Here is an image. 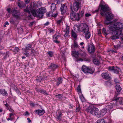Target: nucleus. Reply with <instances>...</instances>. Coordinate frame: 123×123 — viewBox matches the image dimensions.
<instances>
[{
	"label": "nucleus",
	"instance_id": "nucleus-1",
	"mask_svg": "<svg viewBox=\"0 0 123 123\" xmlns=\"http://www.w3.org/2000/svg\"><path fill=\"white\" fill-rule=\"evenodd\" d=\"M109 11V7L107 5H102L101 6L100 13L102 16L104 15L105 16L106 20L105 21L104 23L107 25L112 23V21H111L114 18L113 15L108 12Z\"/></svg>",
	"mask_w": 123,
	"mask_h": 123
},
{
	"label": "nucleus",
	"instance_id": "nucleus-2",
	"mask_svg": "<svg viewBox=\"0 0 123 123\" xmlns=\"http://www.w3.org/2000/svg\"><path fill=\"white\" fill-rule=\"evenodd\" d=\"M24 11L29 14L28 15L29 17L32 18L31 15V13L34 17H36L39 18H42L43 16V14L45 13L46 12V8L44 7H42L39 8L37 9L36 11L34 9L31 10L26 7V9H24Z\"/></svg>",
	"mask_w": 123,
	"mask_h": 123
},
{
	"label": "nucleus",
	"instance_id": "nucleus-3",
	"mask_svg": "<svg viewBox=\"0 0 123 123\" xmlns=\"http://www.w3.org/2000/svg\"><path fill=\"white\" fill-rule=\"evenodd\" d=\"M123 27V24L119 22H117L114 24H111L109 26L110 30L116 32V34L119 35L121 34V29Z\"/></svg>",
	"mask_w": 123,
	"mask_h": 123
},
{
	"label": "nucleus",
	"instance_id": "nucleus-4",
	"mask_svg": "<svg viewBox=\"0 0 123 123\" xmlns=\"http://www.w3.org/2000/svg\"><path fill=\"white\" fill-rule=\"evenodd\" d=\"M77 30L78 31H80L82 32L83 34L84 33L86 32L89 31V29L88 25L86 24H81L79 27L78 26H76Z\"/></svg>",
	"mask_w": 123,
	"mask_h": 123
},
{
	"label": "nucleus",
	"instance_id": "nucleus-5",
	"mask_svg": "<svg viewBox=\"0 0 123 123\" xmlns=\"http://www.w3.org/2000/svg\"><path fill=\"white\" fill-rule=\"evenodd\" d=\"M87 112H90L92 115L96 116L98 117L99 110L97 108L95 107L92 108L91 107H89L87 109Z\"/></svg>",
	"mask_w": 123,
	"mask_h": 123
},
{
	"label": "nucleus",
	"instance_id": "nucleus-6",
	"mask_svg": "<svg viewBox=\"0 0 123 123\" xmlns=\"http://www.w3.org/2000/svg\"><path fill=\"white\" fill-rule=\"evenodd\" d=\"M11 13L12 14V16L17 18H20V14L19 11L16 10L15 8H12V9Z\"/></svg>",
	"mask_w": 123,
	"mask_h": 123
},
{
	"label": "nucleus",
	"instance_id": "nucleus-7",
	"mask_svg": "<svg viewBox=\"0 0 123 123\" xmlns=\"http://www.w3.org/2000/svg\"><path fill=\"white\" fill-rule=\"evenodd\" d=\"M70 18L73 20H77L79 21L77 13H76L72 11L70 13Z\"/></svg>",
	"mask_w": 123,
	"mask_h": 123
},
{
	"label": "nucleus",
	"instance_id": "nucleus-8",
	"mask_svg": "<svg viewBox=\"0 0 123 123\" xmlns=\"http://www.w3.org/2000/svg\"><path fill=\"white\" fill-rule=\"evenodd\" d=\"M73 8L74 11L77 12L80 9V4L79 2L76 1L74 3Z\"/></svg>",
	"mask_w": 123,
	"mask_h": 123
},
{
	"label": "nucleus",
	"instance_id": "nucleus-9",
	"mask_svg": "<svg viewBox=\"0 0 123 123\" xmlns=\"http://www.w3.org/2000/svg\"><path fill=\"white\" fill-rule=\"evenodd\" d=\"M60 9L61 12V14H64L68 10L66 4H64L62 5H61Z\"/></svg>",
	"mask_w": 123,
	"mask_h": 123
},
{
	"label": "nucleus",
	"instance_id": "nucleus-10",
	"mask_svg": "<svg viewBox=\"0 0 123 123\" xmlns=\"http://www.w3.org/2000/svg\"><path fill=\"white\" fill-rule=\"evenodd\" d=\"M107 110L106 108H104L99 111L98 115V118H100L104 115L106 113Z\"/></svg>",
	"mask_w": 123,
	"mask_h": 123
},
{
	"label": "nucleus",
	"instance_id": "nucleus-11",
	"mask_svg": "<svg viewBox=\"0 0 123 123\" xmlns=\"http://www.w3.org/2000/svg\"><path fill=\"white\" fill-rule=\"evenodd\" d=\"M35 89L38 92H39L40 93H42L43 94L46 95H48V94L46 91L45 90H44L43 89H39L37 88V87H35Z\"/></svg>",
	"mask_w": 123,
	"mask_h": 123
},
{
	"label": "nucleus",
	"instance_id": "nucleus-12",
	"mask_svg": "<svg viewBox=\"0 0 123 123\" xmlns=\"http://www.w3.org/2000/svg\"><path fill=\"white\" fill-rule=\"evenodd\" d=\"M115 104L113 103H111L107 105L106 106V108L107 110V111H112L113 110L112 109V108L114 105Z\"/></svg>",
	"mask_w": 123,
	"mask_h": 123
},
{
	"label": "nucleus",
	"instance_id": "nucleus-13",
	"mask_svg": "<svg viewBox=\"0 0 123 123\" xmlns=\"http://www.w3.org/2000/svg\"><path fill=\"white\" fill-rule=\"evenodd\" d=\"M34 112L36 114L38 115L39 116H41L45 112V111L43 109L37 110L35 111Z\"/></svg>",
	"mask_w": 123,
	"mask_h": 123
},
{
	"label": "nucleus",
	"instance_id": "nucleus-14",
	"mask_svg": "<svg viewBox=\"0 0 123 123\" xmlns=\"http://www.w3.org/2000/svg\"><path fill=\"white\" fill-rule=\"evenodd\" d=\"M101 76L105 80H110L111 79V78L108 73H102L101 74Z\"/></svg>",
	"mask_w": 123,
	"mask_h": 123
},
{
	"label": "nucleus",
	"instance_id": "nucleus-15",
	"mask_svg": "<svg viewBox=\"0 0 123 123\" xmlns=\"http://www.w3.org/2000/svg\"><path fill=\"white\" fill-rule=\"evenodd\" d=\"M69 26L67 25L66 26V28L64 30L65 33L64 34V37L65 38L68 37L69 34Z\"/></svg>",
	"mask_w": 123,
	"mask_h": 123
},
{
	"label": "nucleus",
	"instance_id": "nucleus-16",
	"mask_svg": "<svg viewBox=\"0 0 123 123\" xmlns=\"http://www.w3.org/2000/svg\"><path fill=\"white\" fill-rule=\"evenodd\" d=\"M47 16L48 17H55L57 15V12L53 14L52 12H49L46 13Z\"/></svg>",
	"mask_w": 123,
	"mask_h": 123
},
{
	"label": "nucleus",
	"instance_id": "nucleus-17",
	"mask_svg": "<svg viewBox=\"0 0 123 123\" xmlns=\"http://www.w3.org/2000/svg\"><path fill=\"white\" fill-rule=\"evenodd\" d=\"M95 50V49L93 45L90 44L89 45L88 49V51L90 53L93 52Z\"/></svg>",
	"mask_w": 123,
	"mask_h": 123
},
{
	"label": "nucleus",
	"instance_id": "nucleus-18",
	"mask_svg": "<svg viewBox=\"0 0 123 123\" xmlns=\"http://www.w3.org/2000/svg\"><path fill=\"white\" fill-rule=\"evenodd\" d=\"M57 67V65L56 64L54 63H51L49 66V68L50 69L54 71Z\"/></svg>",
	"mask_w": 123,
	"mask_h": 123
},
{
	"label": "nucleus",
	"instance_id": "nucleus-19",
	"mask_svg": "<svg viewBox=\"0 0 123 123\" xmlns=\"http://www.w3.org/2000/svg\"><path fill=\"white\" fill-rule=\"evenodd\" d=\"M84 14V11L83 10L80 11H79V13H77L79 21L80 20V18L83 16Z\"/></svg>",
	"mask_w": 123,
	"mask_h": 123
},
{
	"label": "nucleus",
	"instance_id": "nucleus-20",
	"mask_svg": "<svg viewBox=\"0 0 123 123\" xmlns=\"http://www.w3.org/2000/svg\"><path fill=\"white\" fill-rule=\"evenodd\" d=\"M88 68L89 67L85 65H83L82 68V70L85 73H87L88 71Z\"/></svg>",
	"mask_w": 123,
	"mask_h": 123
},
{
	"label": "nucleus",
	"instance_id": "nucleus-21",
	"mask_svg": "<svg viewBox=\"0 0 123 123\" xmlns=\"http://www.w3.org/2000/svg\"><path fill=\"white\" fill-rule=\"evenodd\" d=\"M114 98V100H115L117 101L118 100V101L120 104H123V98L122 97L116 98V97H115Z\"/></svg>",
	"mask_w": 123,
	"mask_h": 123
},
{
	"label": "nucleus",
	"instance_id": "nucleus-22",
	"mask_svg": "<svg viewBox=\"0 0 123 123\" xmlns=\"http://www.w3.org/2000/svg\"><path fill=\"white\" fill-rule=\"evenodd\" d=\"M72 55L75 58H78L79 57V53L78 52L74 51H72Z\"/></svg>",
	"mask_w": 123,
	"mask_h": 123
},
{
	"label": "nucleus",
	"instance_id": "nucleus-23",
	"mask_svg": "<svg viewBox=\"0 0 123 123\" xmlns=\"http://www.w3.org/2000/svg\"><path fill=\"white\" fill-rule=\"evenodd\" d=\"M50 9L52 11H55L56 9V5L55 4L52 3L50 5Z\"/></svg>",
	"mask_w": 123,
	"mask_h": 123
},
{
	"label": "nucleus",
	"instance_id": "nucleus-24",
	"mask_svg": "<svg viewBox=\"0 0 123 123\" xmlns=\"http://www.w3.org/2000/svg\"><path fill=\"white\" fill-rule=\"evenodd\" d=\"M113 33H114L115 35V36H113L110 37L111 38L112 40H115L116 39L119 38V36L120 35H119L118 34H116V32L113 31Z\"/></svg>",
	"mask_w": 123,
	"mask_h": 123
},
{
	"label": "nucleus",
	"instance_id": "nucleus-25",
	"mask_svg": "<svg viewBox=\"0 0 123 123\" xmlns=\"http://www.w3.org/2000/svg\"><path fill=\"white\" fill-rule=\"evenodd\" d=\"M46 76L45 77L44 76L43 77H42L41 76H39L38 77H37L36 80L37 81L40 82L42 81L43 80H44L46 79Z\"/></svg>",
	"mask_w": 123,
	"mask_h": 123
},
{
	"label": "nucleus",
	"instance_id": "nucleus-26",
	"mask_svg": "<svg viewBox=\"0 0 123 123\" xmlns=\"http://www.w3.org/2000/svg\"><path fill=\"white\" fill-rule=\"evenodd\" d=\"M17 4L18 5L20 8H23L25 7L26 6L25 4L22 1L18 2Z\"/></svg>",
	"mask_w": 123,
	"mask_h": 123
},
{
	"label": "nucleus",
	"instance_id": "nucleus-27",
	"mask_svg": "<svg viewBox=\"0 0 123 123\" xmlns=\"http://www.w3.org/2000/svg\"><path fill=\"white\" fill-rule=\"evenodd\" d=\"M0 94L4 96H7L8 95L6 91H5L4 89L0 90Z\"/></svg>",
	"mask_w": 123,
	"mask_h": 123
},
{
	"label": "nucleus",
	"instance_id": "nucleus-28",
	"mask_svg": "<svg viewBox=\"0 0 123 123\" xmlns=\"http://www.w3.org/2000/svg\"><path fill=\"white\" fill-rule=\"evenodd\" d=\"M84 35H85V37L87 39H89L91 36L90 33L89 31L84 33Z\"/></svg>",
	"mask_w": 123,
	"mask_h": 123
},
{
	"label": "nucleus",
	"instance_id": "nucleus-29",
	"mask_svg": "<svg viewBox=\"0 0 123 123\" xmlns=\"http://www.w3.org/2000/svg\"><path fill=\"white\" fill-rule=\"evenodd\" d=\"M93 61V63L96 65L98 66L100 64L99 61L98 59H94Z\"/></svg>",
	"mask_w": 123,
	"mask_h": 123
},
{
	"label": "nucleus",
	"instance_id": "nucleus-30",
	"mask_svg": "<svg viewBox=\"0 0 123 123\" xmlns=\"http://www.w3.org/2000/svg\"><path fill=\"white\" fill-rule=\"evenodd\" d=\"M62 115V114L61 112H58V114H57V115L56 116V118L58 120H60L61 119V117Z\"/></svg>",
	"mask_w": 123,
	"mask_h": 123
},
{
	"label": "nucleus",
	"instance_id": "nucleus-31",
	"mask_svg": "<svg viewBox=\"0 0 123 123\" xmlns=\"http://www.w3.org/2000/svg\"><path fill=\"white\" fill-rule=\"evenodd\" d=\"M88 71L87 73H89L90 74H92L94 71V69L93 68H91V67H89Z\"/></svg>",
	"mask_w": 123,
	"mask_h": 123
},
{
	"label": "nucleus",
	"instance_id": "nucleus-32",
	"mask_svg": "<svg viewBox=\"0 0 123 123\" xmlns=\"http://www.w3.org/2000/svg\"><path fill=\"white\" fill-rule=\"evenodd\" d=\"M116 88L117 92H120L122 89L121 88L120 85H116Z\"/></svg>",
	"mask_w": 123,
	"mask_h": 123
},
{
	"label": "nucleus",
	"instance_id": "nucleus-33",
	"mask_svg": "<svg viewBox=\"0 0 123 123\" xmlns=\"http://www.w3.org/2000/svg\"><path fill=\"white\" fill-rule=\"evenodd\" d=\"M71 35L74 38H76L77 37V34L73 31V30L72 31Z\"/></svg>",
	"mask_w": 123,
	"mask_h": 123
},
{
	"label": "nucleus",
	"instance_id": "nucleus-34",
	"mask_svg": "<svg viewBox=\"0 0 123 123\" xmlns=\"http://www.w3.org/2000/svg\"><path fill=\"white\" fill-rule=\"evenodd\" d=\"M96 123H105V120L104 119H100L97 121Z\"/></svg>",
	"mask_w": 123,
	"mask_h": 123
},
{
	"label": "nucleus",
	"instance_id": "nucleus-35",
	"mask_svg": "<svg viewBox=\"0 0 123 123\" xmlns=\"http://www.w3.org/2000/svg\"><path fill=\"white\" fill-rule=\"evenodd\" d=\"M114 81L115 83L116 84H120L121 83H120V81L117 78H115L114 79Z\"/></svg>",
	"mask_w": 123,
	"mask_h": 123
},
{
	"label": "nucleus",
	"instance_id": "nucleus-36",
	"mask_svg": "<svg viewBox=\"0 0 123 123\" xmlns=\"http://www.w3.org/2000/svg\"><path fill=\"white\" fill-rule=\"evenodd\" d=\"M62 78H58L57 85H59L60 84H62Z\"/></svg>",
	"mask_w": 123,
	"mask_h": 123
},
{
	"label": "nucleus",
	"instance_id": "nucleus-37",
	"mask_svg": "<svg viewBox=\"0 0 123 123\" xmlns=\"http://www.w3.org/2000/svg\"><path fill=\"white\" fill-rule=\"evenodd\" d=\"M73 46L74 48H78L80 49V46H79L77 42L74 41V42Z\"/></svg>",
	"mask_w": 123,
	"mask_h": 123
},
{
	"label": "nucleus",
	"instance_id": "nucleus-38",
	"mask_svg": "<svg viewBox=\"0 0 123 123\" xmlns=\"http://www.w3.org/2000/svg\"><path fill=\"white\" fill-rule=\"evenodd\" d=\"M80 98L82 102L85 101V99L83 94H81V95H80Z\"/></svg>",
	"mask_w": 123,
	"mask_h": 123
},
{
	"label": "nucleus",
	"instance_id": "nucleus-39",
	"mask_svg": "<svg viewBox=\"0 0 123 123\" xmlns=\"http://www.w3.org/2000/svg\"><path fill=\"white\" fill-rule=\"evenodd\" d=\"M60 37V36L58 35H55L53 38V40H57L59 37Z\"/></svg>",
	"mask_w": 123,
	"mask_h": 123
},
{
	"label": "nucleus",
	"instance_id": "nucleus-40",
	"mask_svg": "<svg viewBox=\"0 0 123 123\" xmlns=\"http://www.w3.org/2000/svg\"><path fill=\"white\" fill-rule=\"evenodd\" d=\"M31 47V45L30 44H28L25 47V49L27 50L29 49Z\"/></svg>",
	"mask_w": 123,
	"mask_h": 123
},
{
	"label": "nucleus",
	"instance_id": "nucleus-41",
	"mask_svg": "<svg viewBox=\"0 0 123 123\" xmlns=\"http://www.w3.org/2000/svg\"><path fill=\"white\" fill-rule=\"evenodd\" d=\"M77 91L79 93H81V91L80 88V86L79 85L77 88Z\"/></svg>",
	"mask_w": 123,
	"mask_h": 123
},
{
	"label": "nucleus",
	"instance_id": "nucleus-42",
	"mask_svg": "<svg viewBox=\"0 0 123 123\" xmlns=\"http://www.w3.org/2000/svg\"><path fill=\"white\" fill-rule=\"evenodd\" d=\"M66 49L65 47H63L61 48L60 49V50L62 53L64 54L66 51Z\"/></svg>",
	"mask_w": 123,
	"mask_h": 123
},
{
	"label": "nucleus",
	"instance_id": "nucleus-43",
	"mask_svg": "<svg viewBox=\"0 0 123 123\" xmlns=\"http://www.w3.org/2000/svg\"><path fill=\"white\" fill-rule=\"evenodd\" d=\"M48 55L50 57H52L53 56V52L52 51H49L48 52Z\"/></svg>",
	"mask_w": 123,
	"mask_h": 123
},
{
	"label": "nucleus",
	"instance_id": "nucleus-44",
	"mask_svg": "<svg viewBox=\"0 0 123 123\" xmlns=\"http://www.w3.org/2000/svg\"><path fill=\"white\" fill-rule=\"evenodd\" d=\"M113 71L114 73L116 74H118L119 72V69H116L115 68H114Z\"/></svg>",
	"mask_w": 123,
	"mask_h": 123
},
{
	"label": "nucleus",
	"instance_id": "nucleus-45",
	"mask_svg": "<svg viewBox=\"0 0 123 123\" xmlns=\"http://www.w3.org/2000/svg\"><path fill=\"white\" fill-rule=\"evenodd\" d=\"M62 96V95L61 94H59L57 95H56L55 96V97L57 98H58L59 99H61V98Z\"/></svg>",
	"mask_w": 123,
	"mask_h": 123
},
{
	"label": "nucleus",
	"instance_id": "nucleus-46",
	"mask_svg": "<svg viewBox=\"0 0 123 123\" xmlns=\"http://www.w3.org/2000/svg\"><path fill=\"white\" fill-rule=\"evenodd\" d=\"M120 46L119 44H118L117 45L114 46V48L115 49L117 50L118 49Z\"/></svg>",
	"mask_w": 123,
	"mask_h": 123
},
{
	"label": "nucleus",
	"instance_id": "nucleus-47",
	"mask_svg": "<svg viewBox=\"0 0 123 123\" xmlns=\"http://www.w3.org/2000/svg\"><path fill=\"white\" fill-rule=\"evenodd\" d=\"M15 90L16 92L18 93V95H21V93L20 92L19 90L17 87H16Z\"/></svg>",
	"mask_w": 123,
	"mask_h": 123
},
{
	"label": "nucleus",
	"instance_id": "nucleus-48",
	"mask_svg": "<svg viewBox=\"0 0 123 123\" xmlns=\"http://www.w3.org/2000/svg\"><path fill=\"white\" fill-rule=\"evenodd\" d=\"M19 49L18 47H15L14 49V51L15 52H18L19 51Z\"/></svg>",
	"mask_w": 123,
	"mask_h": 123
},
{
	"label": "nucleus",
	"instance_id": "nucleus-49",
	"mask_svg": "<svg viewBox=\"0 0 123 123\" xmlns=\"http://www.w3.org/2000/svg\"><path fill=\"white\" fill-rule=\"evenodd\" d=\"M114 66H113L112 67H109V68L108 69L110 71H111V70L114 71Z\"/></svg>",
	"mask_w": 123,
	"mask_h": 123
},
{
	"label": "nucleus",
	"instance_id": "nucleus-50",
	"mask_svg": "<svg viewBox=\"0 0 123 123\" xmlns=\"http://www.w3.org/2000/svg\"><path fill=\"white\" fill-rule=\"evenodd\" d=\"M102 32L103 33L106 34V35H107L108 34V33H107V32H106L105 29V28H103L102 29Z\"/></svg>",
	"mask_w": 123,
	"mask_h": 123
},
{
	"label": "nucleus",
	"instance_id": "nucleus-51",
	"mask_svg": "<svg viewBox=\"0 0 123 123\" xmlns=\"http://www.w3.org/2000/svg\"><path fill=\"white\" fill-rule=\"evenodd\" d=\"M62 21L61 19H60L59 20H58L56 21V23L57 24H59L61 23Z\"/></svg>",
	"mask_w": 123,
	"mask_h": 123
},
{
	"label": "nucleus",
	"instance_id": "nucleus-52",
	"mask_svg": "<svg viewBox=\"0 0 123 123\" xmlns=\"http://www.w3.org/2000/svg\"><path fill=\"white\" fill-rule=\"evenodd\" d=\"M80 109V108L79 105H78V106L76 108V111H77L79 112Z\"/></svg>",
	"mask_w": 123,
	"mask_h": 123
},
{
	"label": "nucleus",
	"instance_id": "nucleus-53",
	"mask_svg": "<svg viewBox=\"0 0 123 123\" xmlns=\"http://www.w3.org/2000/svg\"><path fill=\"white\" fill-rule=\"evenodd\" d=\"M102 5H107L106 4H105L104 3V2L103 1H101V3L99 5V6H100L101 7L100 10L101 9V6Z\"/></svg>",
	"mask_w": 123,
	"mask_h": 123
},
{
	"label": "nucleus",
	"instance_id": "nucleus-54",
	"mask_svg": "<svg viewBox=\"0 0 123 123\" xmlns=\"http://www.w3.org/2000/svg\"><path fill=\"white\" fill-rule=\"evenodd\" d=\"M9 57V56L8 55V53H7L6 55L4 56V59H6L7 58Z\"/></svg>",
	"mask_w": 123,
	"mask_h": 123
},
{
	"label": "nucleus",
	"instance_id": "nucleus-55",
	"mask_svg": "<svg viewBox=\"0 0 123 123\" xmlns=\"http://www.w3.org/2000/svg\"><path fill=\"white\" fill-rule=\"evenodd\" d=\"M76 61L77 62L80 61H83V60L81 58H76Z\"/></svg>",
	"mask_w": 123,
	"mask_h": 123
},
{
	"label": "nucleus",
	"instance_id": "nucleus-56",
	"mask_svg": "<svg viewBox=\"0 0 123 123\" xmlns=\"http://www.w3.org/2000/svg\"><path fill=\"white\" fill-rule=\"evenodd\" d=\"M35 51L34 50H31V54L32 55H34L35 54Z\"/></svg>",
	"mask_w": 123,
	"mask_h": 123
},
{
	"label": "nucleus",
	"instance_id": "nucleus-57",
	"mask_svg": "<svg viewBox=\"0 0 123 123\" xmlns=\"http://www.w3.org/2000/svg\"><path fill=\"white\" fill-rule=\"evenodd\" d=\"M24 54L26 55L27 57L29 56V54L28 52H27L25 53H24Z\"/></svg>",
	"mask_w": 123,
	"mask_h": 123
},
{
	"label": "nucleus",
	"instance_id": "nucleus-58",
	"mask_svg": "<svg viewBox=\"0 0 123 123\" xmlns=\"http://www.w3.org/2000/svg\"><path fill=\"white\" fill-rule=\"evenodd\" d=\"M6 10L7 11V12L8 13H11V9L10 8H8L6 9Z\"/></svg>",
	"mask_w": 123,
	"mask_h": 123
},
{
	"label": "nucleus",
	"instance_id": "nucleus-59",
	"mask_svg": "<svg viewBox=\"0 0 123 123\" xmlns=\"http://www.w3.org/2000/svg\"><path fill=\"white\" fill-rule=\"evenodd\" d=\"M13 114L11 113H10L9 114V118H11V119L12 120V119H13V118L12 117V116H13Z\"/></svg>",
	"mask_w": 123,
	"mask_h": 123
},
{
	"label": "nucleus",
	"instance_id": "nucleus-60",
	"mask_svg": "<svg viewBox=\"0 0 123 123\" xmlns=\"http://www.w3.org/2000/svg\"><path fill=\"white\" fill-rule=\"evenodd\" d=\"M53 41L56 43L58 44L60 42L58 41L57 40H53Z\"/></svg>",
	"mask_w": 123,
	"mask_h": 123
},
{
	"label": "nucleus",
	"instance_id": "nucleus-61",
	"mask_svg": "<svg viewBox=\"0 0 123 123\" xmlns=\"http://www.w3.org/2000/svg\"><path fill=\"white\" fill-rule=\"evenodd\" d=\"M37 3L36 2H34L33 3V7H35L36 6H37Z\"/></svg>",
	"mask_w": 123,
	"mask_h": 123
},
{
	"label": "nucleus",
	"instance_id": "nucleus-62",
	"mask_svg": "<svg viewBox=\"0 0 123 123\" xmlns=\"http://www.w3.org/2000/svg\"><path fill=\"white\" fill-rule=\"evenodd\" d=\"M85 15L86 17H88L91 16V15L90 13H87L85 14Z\"/></svg>",
	"mask_w": 123,
	"mask_h": 123
},
{
	"label": "nucleus",
	"instance_id": "nucleus-63",
	"mask_svg": "<svg viewBox=\"0 0 123 123\" xmlns=\"http://www.w3.org/2000/svg\"><path fill=\"white\" fill-rule=\"evenodd\" d=\"M117 50L115 49V50H111V52L112 53L115 52V53H117Z\"/></svg>",
	"mask_w": 123,
	"mask_h": 123
},
{
	"label": "nucleus",
	"instance_id": "nucleus-64",
	"mask_svg": "<svg viewBox=\"0 0 123 123\" xmlns=\"http://www.w3.org/2000/svg\"><path fill=\"white\" fill-rule=\"evenodd\" d=\"M10 23L12 24H13L14 23V20L12 19H11L10 20Z\"/></svg>",
	"mask_w": 123,
	"mask_h": 123
}]
</instances>
